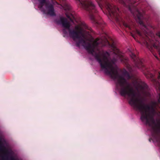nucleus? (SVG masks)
Masks as SVG:
<instances>
[{
  "label": "nucleus",
  "mask_w": 160,
  "mask_h": 160,
  "mask_svg": "<svg viewBox=\"0 0 160 160\" xmlns=\"http://www.w3.org/2000/svg\"><path fill=\"white\" fill-rule=\"evenodd\" d=\"M130 55L134 62L135 66L143 71L145 75L150 74V77L155 83L156 88L158 91L157 102L152 101L150 106L146 104L142 99L137 97L132 83L120 75L117 69H114L109 75L116 81V85L119 90L120 94L123 97L127 96L129 103L135 109L140 112L141 121L151 128L152 137L160 143V120L157 124L154 119L156 112L155 108L158 104L160 103V72H158V81L154 79L153 75L150 73L148 69L143 64L142 60L132 52Z\"/></svg>",
  "instance_id": "1"
},
{
  "label": "nucleus",
  "mask_w": 160,
  "mask_h": 160,
  "mask_svg": "<svg viewBox=\"0 0 160 160\" xmlns=\"http://www.w3.org/2000/svg\"><path fill=\"white\" fill-rule=\"evenodd\" d=\"M55 21L57 24L62 25L64 28L62 31L64 34L68 33L67 30L70 37L74 41L78 40L76 42V46L79 47L81 44L89 53L94 57L106 74L109 75L115 69L113 65L117 60H119L122 63L128 64V59L120 54L119 50L113 44L111 46L116 58H114L110 61L109 60L110 55L108 52L102 51L101 53L99 51L98 46L102 41L100 40L99 38H97L92 44L87 42L86 40H88V38H91L92 36L90 32L86 30H89L91 32L92 30L91 28L88 27L84 22H81L79 26H76V30H74L70 29V24L65 18L61 16L59 19H56Z\"/></svg>",
  "instance_id": "2"
},
{
  "label": "nucleus",
  "mask_w": 160,
  "mask_h": 160,
  "mask_svg": "<svg viewBox=\"0 0 160 160\" xmlns=\"http://www.w3.org/2000/svg\"><path fill=\"white\" fill-rule=\"evenodd\" d=\"M61 4H59L57 2L56 3L60 5L66 11L65 15L72 22H73L75 20L76 15L75 12L71 10V8L69 4L66 1V0H59Z\"/></svg>",
  "instance_id": "3"
},
{
  "label": "nucleus",
  "mask_w": 160,
  "mask_h": 160,
  "mask_svg": "<svg viewBox=\"0 0 160 160\" xmlns=\"http://www.w3.org/2000/svg\"><path fill=\"white\" fill-rule=\"evenodd\" d=\"M38 1L39 2L38 7L40 8H42L43 6L45 5L46 9H43V10L44 13L52 16L56 15L54 7L52 4L47 2L46 0H38Z\"/></svg>",
  "instance_id": "4"
},
{
  "label": "nucleus",
  "mask_w": 160,
  "mask_h": 160,
  "mask_svg": "<svg viewBox=\"0 0 160 160\" xmlns=\"http://www.w3.org/2000/svg\"><path fill=\"white\" fill-rule=\"evenodd\" d=\"M148 85L145 83L142 85H141L139 84H138L136 87V89L138 91H140L142 92H144L145 91L148 90Z\"/></svg>",
  "instance_id": "5"
},
{
  "label": "nucleus",
  "mask_w": 160,
  "mask_h": 160,
  "mask_svg": "<svg viewBox=\"0 0 160 160\" xmlns=\"http://www.w3.org/2000/svg\"><path fill=\"white\" fill-rule=\"evenodd\" d=\"M124 75L126 76L128 79H130L131 77L128 72L126 71H125L123 73Z\"/></svg>",
  "instance_id": "6"
},
{
  "label": "nucleus",
  "mask_w": 160,
  "mask_h": 160,
  "mask_svg": "<svg viewBox=\"0 0 160 160\" xmlns=\"http://www.w3.org/2000/svg\"><path fill=\"white\" fill-rule=\"evenodd\" d=\"M123 24L125 27L128 28L129 29H131L130 27L128 24L125 23V22H124L123 23Z\"/></svg>",
  "instance_id": "7"
},
{
  "label": "nucleus",
  "mask_w": 160,
  "mask_h": 160,
  "mask_svg": "<svg viewBox=\"0 0 160 160\" xmlns=\"http://www.w3.org/2000/svg\"><path fill=\"white\" fill-rule=\"evenodd\" d=\"M133 38H135L134 36L132 34H131Z\"/></svg>",
  "instance_id": "8"
},
{
  "label": "nucleus",
  "mask_w": 160,
  "mask_h": 160,
  "mask_svg": "<svg viewBox=\"0 0 160 160\" xmlns=\"http://www.w3.org/2000/svg\"><path fill=\"white\" fill-rule=\"evenodd\" d=\"M155 57L157 59H158V57H157V56H155Z\"/></svg>",
  "instance_id": "9"
},
{
  "label": "nucleus",
  "mask_w": 160,
  "mask_h": 160,
  "mask_svg": "<svg viewBox=\"0 0 160 160\" xmlns=\"http://www.w3.org/2000/svg\"><path fill=\"white\" fill-rule=\"evenodd\" d=\"M12 160H14L13 158H12Z\"/></svg>",
  "instance_id": "10"
}]
</instances>
